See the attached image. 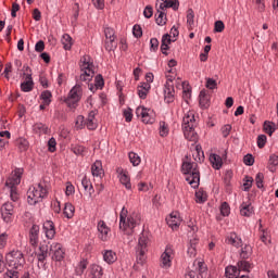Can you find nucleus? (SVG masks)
<instances>
[{
	"mask_svg": "<svg viewBox=\"0 0 278 278\" xmlns=\"http://www.w3.org/2000/svg\"><path fill=\"white\" fill-rule=\"evenodd\" d=\"M103 260L106 262V264H114L116 260H118V256H116V252L112 250H106L103 253Z\"/></svg>",
	"mask_w": 278,
	"mask_h": 278,
	"instance_id": "nucleus-30",
	"label": "nucleus"
},
{
	"mask_svg": "<svg viewBox=\"0 0 278 278\" xmlns=\"http://www.w3.org/2000/svg\"><path fill=\"white\" fill-rule=\"evenodd\" d=\"M51 97H53V94H51V91L46 90L41 92L40 99L42 100V103H45V105H51Z\"/></svg>",
	"mask_w": 278,
	"mask_h": 278,
	"instance_id": "nucleus-46",
	"label": "nucleus"
},
{
	"mask_svg": "<svg viewBox=\"0 0 278 278\" xmlns=\"http://www.w3.org/2000/svg\"><path fill=\"white\" fill-rule=\"evenodd\" d=\"M149 244V237L147 235L141 233L139 237L138 251H147V245Z\"/></svg>",
	"mask_w": 278,
	"mask_h": 278,
	"instance_id": "nucleus-35",
	"label": "nucleus"
},
{
	"mask_svg": "<svg viewBox=\"0 0 278 278\" xmlns=\"http://www.w3.org/2000/svg\"><path fill=\"white\" fill-rule=\"evenodd\" d=\"M197 127V117H194V111H189L185 114L182 118V131L186 140L189 142H197L199 140V135L194 131Z\"/></svg>",
	"mask_w": 278,
	"mask_h": 278,
	"instance_id": "nucleus-3",
	"label": "nucleus"
},
{
	"mask_svg": "<svg viewBox=\"0 0 278 278\" xmlns=\"http://www.w3.org/2000/svg\"><path fill=\"white\" fill-rule=\"evenodd\" d=\"M187 25H189V27L194 25V11L192 9L187 11Z\"/></svg>",
	"mask_w": 278,
	"mask_h": 278,
	"instance_id": "nucleus-49",
	"label": "nucleus"
},
{
	"mask_svg": "<svg viewBox=\"0 0 278 278\" xmlns=\"http://www.w3.org/2000/svg\"><path fill=\"white\" fill-rule=\"evenodd\" d=\"M168 8H173V10H177L179 8V4L173 0L156 1V12H164V10H168Z\"/></svg>",
	"mask_w": 278,
	"mask_h": 278,
	"instance_id": "nucleus-19",
	"label": "nucleus"
},
{
	"mask_svg": "<svg viewBox=\"0 0 278 278\" xmlns=\"http://www.w3.org/2000/svg\"><path fill=\"white\" fill-rule=\"evenodd\" d=\"M63 214L65 218H72L75 216V206H73L71 203H65Z\"/></svg>",
	"mask_w": 278,
	"mask_h": 278,
	"instance_id": "nucleus-40",
	"label": "nucleus"
},
{
	"mask_svg": "<svg viewBox=\"0 0 278 278\" xmlns=\"http://www.w3.org/2000/svg\"><path fill=\"white\" fill-rule=\"evenodd\" d=\"M136 115L141 117L142 123L146 125H153L155 123V111L147 109L144 106H138L136 109Z\"/></svg>",
	"mask_w": 278,
	"mask_h": 278,
	"instance_id": "nucleus-11",
	"label": "nucleus"
},
{
	"mask_svg": "<svg viewBox=\"0 0 278 278\" xmlns=\"http://www.w3.org/2000/svg\"><path fill=\"white\" fill-rule=\"evenodd\" d=\"M49 255V245L45 243L39 244V253L37 254L38 262L45 263Z\"/></svg>",
	"mask_w": 278,
	"mask_h": 278,
	"instance_id": "nucleus-25",
	"label": "nucleus"
},
{
	"mask_svg": "<svg viewBox=\"0 0 278 278\" xmlns=\"http://www.w3.org/2000/svg\"><path fill=\"white\" fill-rule=\"evenodd\" d=\"M252 253H253V248H251V245H244L241 249L240 257L242 260H249V257H251Z\"/></svg>",
	"mask_w": 278,
	"mask_h": 278,
	"instance_id": "nucleus-42",
	"label": "nucleus"
},
{
	"mask_svg": "<svg viewBox=\"0 0 278 278\" xmlns=\"http://www.w3.org/2000/svg\"><path fill=\"white\" fill-rule=\"evenodd\" d=\"M43 233L48 240L55 238V224L52 220H47L42 226Z\"/></svg>",
	"mask_w": 278,
	"mask_h": 278,
	"instance_id": "nucleus-20",
	"label": "nucleus"
},
{
	"mask_svg": "<svg viewBox=\"0 0 278 278\" xmlns=\"http://www.w3.org/2000/svg\"><path fill=\"white\" fill-rule=\"evenodd\" d=\"M18 270L16 269H8L7 273L3 274L2 278H18Z\"/></svg>",
	"mask_w": 278,
	"mask_h": 278,
	"instance_id": "nucleus-52",
	"label": "nucleus"
},
{
	"mask_svg": "<svg viewBox=\"0 0 278 278\" xmlns=\"http://www.w3.org/2000/svg\"><path fill=\"white\" fill-rule=\"evenodd\" d=\"M253 186V177H245V182L243 184V190L245 192H249L251 190V187Z\"/></svg>",
	"mask_w": 278,
	"mask_h": 278,
	"instance_id": "nucleus-57",
	"label": "nucleus"
},
{
	"mask_svg": "<svg viewBox=\"0 0 278 278\" xmlns=\"http://www.w3.org/2000/svg\"><path fill=\"white\" fill-rule=\"evenodd\" d=\"M181 172L186 176V181L191 188H199L201 184V173L199 172V164L197 162L185 161L181 166Z\"/></svg>",
	"mask_w": 278,
	"mask_h": 278,
	"instance_id": "nucleus-2",
	"label": "nucleus"
},
{
	"mask_svg": "<svg viewBox=\"0 0 278 278\" xmlns=\"http://www.w3.org/2000/svg\"><path fill=\"white\" fill-rule=\"evenodd\" d=\"M230 213H231V208L229 207V204L227 202L222 203L220 205L222 216H229Z\"/></svg>",
	"mask_w": 278,
	"mask_h": 278,
	"instance_id": "nucleus-51",
	"label": "nucleus"
},
{
	"mask_svg": "<svg viewBox=\"0 0 278 278\" xmlns=\"http://www.w3.org/2000/svg\"><path fill=\"white\" fill-rule=\"evenodd\" d=\"M16 146H17V149L23 153L27 151V149H29V141H27V139L25 138H18L16 140Z\"/></svg>",
	"mask_w": 278,
	"mask_h": 278,
	"instance_id": "nucleus-39",
	"label": "nucleus"
},
{
	"mask_svg": "<svg viewBox=\"0 0 278 278\" xmlns=\"http://www.w3.org/2000/svg\"><path fill=\"white\" fill-rule=\"evenodd\" d=\"M164 101L165 103H174L175 101V84H173V78H167L165 83Z\"/></svg>",
	"mask_w": 278,
	"mask_h": 278,
	"instance_id": "nucleus-13",
	"label": "nucleus"
},
{
	"mask_svg": "<svg viewBox=\"0 0 278 278\" xmlns=\"http://www.w3.org/2000/svg\"><path fill=\"white\" fill-rule=\"evenodd\" d=\"M128 157H129V162H130V164H132V166H140L142 159L140 157V155H138V153L129 152Z\"/></svg>",
	"mask_w": 278,
	"mask_h": 278,
	"instance_id": "nucleus-37",
	"label": "nucleus"
},
{
	"mask_svg": "<svg viewBox=\"0 0 278 278\" xmlns=\"http://www.w3.org/2000/svg\"><path fill=\"white\" fill-rule=\"evenodd\" d=\"M89 60V56L80 59V81H91L94 77V65Z\"/></svg>",
	"mask_w": 278,
	"mask_h": 278,
	"instance_id": "nucleus-7",
	"label": "nucleus"
},
{
	"mask_svg": "<svg viewBox=\"0 0 278 278\" xmlns=\"http://www.w3.org/2000/svg\"><path fill=\"white\" fill-rule=\"evenodd\" d=\"M23 168H15L5 182L7 188H16L18 184H21V177H23Z\"/></svg>",
	"mask_w": 278,
	"mask_h": 278,
	"instance_id": "nucleus-14",
	"label": "nucleus"
},
{
	"mask_svg": "<svg viewBox=\"0 0 278 278\" xmlns=\"http://www.w3.org/2000/svg\"><path fill=\"white\" fill-rule=\"evenodd\" d=\"M265 146H266V135H260L257 137V147L258 149H264Z\"/></svg>",
	"mask_w": 278,
	"mask_h": 278,
	"instance_id": "nucleus-63",
	"label": "nucleus"
},
{
	"mask_svg": "<svg viewBox=\"0 0 278 278\" xmlns=\"http://www.w3.org/2000/svg\"><path fill=\"white\" fill-rule=\"evenodd\" d=\"M91 173H92L93 177H99L100 179H101V177H103L104 172H103V164L101 163V161H96L91 165Z\"/></svg>",
	"mask_w": 278,
	"mask_h": 278,
	"instance_id": "nucleus-24",
	"label": "nucleus"
},
{
	"mask_svg": "<svg viewBox=\"0 0 278 278\" xmlns=\"http://www.w3.org/2000/svg\"><path fill=\"white\" fill-rule=\"evenodd\" d=\"M98 238H100L102 240V242H108V240H110V227H108V224H105V222L100 220L98 222Z\"/></svg>",
	"mask_w": 278,
	"mask_h": 278,
	"instance_id": "nucleus-16",
	"label": "nucleus"
},
{
	"mask_svg": "<svg viewBox=\"0 0 278 278\" xmlns=\"http://www.w3.org/2000/svg\"><path fill=\"white\" fill-rule=\"evenodd\" d=\"M140 214L132 213L127 215V210L123 207L119 214V229L121 231H124L126 236H131V233H134V229L140 225Z\"/></svg>",
	"mask_w": 278,
	"mask_h": 278,
	"instance_id": "nucleus-1",
	"label": "nucleus"
},
{
	"mask_svg": "<svg viewBox=\"0 0 278 278\" xmlns=\"http://www.w3.org/2000/svg\"><path fill=\"white\" fill-rule=\"evenodd\" d=\"M214 30L217 31V34H222V31H225V23H223V21H216Z\"/></svg>",
	"mask_w": 278,
	"mask_h": 278,
	"instance_id": "nucleus-61",
	"label": "nucleus"
},
{
	"mask_svg": "<svg viewBox=\"0 0 278 278\" xmlns=\"http://www.w3.org/2000/svg\"><path fill=\"white\" fill-rule=\"evenodd\" d=\"M34 131L35 134H39V136L42 134H49V126L42 123H37L34 125Z\"/></svg>",
	"mask_w": 278,
	"mask_h": 278,
	"instance_id": "nucleus-38",
	"label": "nucleus"
},
{
	"mask_svg": "<svg viewBox=\"0 0 278 278\" xmlns=\"http://www.w3.org/2000/svg\"><path fill=\"white\" fill-rule=\"evenodd\" d=\"M81 186L84 190L88 192L89 197H92V194H94V187H92V182L90 181V179H88V177L85 176L81 179Z\"/></svg>",
	"mask_w": 278,
	"mask_h": 278,
	"instance_id": "nucleus-29",
	"label": "nucleus"
},
{
	"mask_svg": "<svg viewBox=\"0 0 278 278\" xmlns=\"http://www.w3.org/2000/svg\"><path fill=\"white\" fill-rule=\"evenodd\" d=\"M23 92H31L34 90V80H31V75L26 76V80L21 84Z\"/></svg>",
	"mask_w": 278,
	"mask_h": 278,
	"instance_id": "nucleus-31",
	"label": "nucleus"
},
{
	"mask_svg": "<svg viewBox=\"0 0 278 278\" xmlns=\"http://www.w3.org/2000/svg\"><path fill=\"white\" fill-rule=\"evenodd\" d=\"M94 85L96 87L101 90L103 86H105V81L103 80V76L97 75L94 78Z\"/></svg>",
	"mask_w": 278,
	"mask_h": 278,
	"instance_id": "nucleus-53",
	"label": "nucleus"
},
{
	"mask_svg": "<svg viewBox=\"0 0 278 278\" xmlns=\"http://www.w3.org/2000/svg\"><path fill=\"white\" fill-rule=\"evenodd\" d=\"M116 33L114 31V28L112 27H105L104 28V36L106 38L105 41V49L106 51H114L118 47V43H116Z\"/></svg>",
	"mask_w": 278,
	"mask_h": 278,
	"instance_id": "nucleus-12",
	"label": "nucleus"
},
{
	"mask_svg": "<svg viewBox=\"0 0 278 278\" xmlns=\"http://www.w3.org/2000/svg\"><path fill=\"white\" fill-rule=\"evenodd\" d=\"M8 238H9L8 232H2L0 235V249H5L8 244Z\"/></svg>",
	"mask_w": 278,
	"mask_h": 278,
	"instance_id": "nucleus-55",
	"label": "nucleus"
},
{
	"mask_svg": "<svg viewBox=\"0 0 278 278\" xmlns=\"http://www.w3.org/2000/svg\"><path fill=\"white\" fill-rule=\"evenodd\" d=\"M75 127L76 129H84V127H86V119L83 115L76 117Z\"/></svg>",
	"mask_w": 278,
	"mask_h": 278,
	"instance_id": "nucleus-48",
	"label": "nucleus"
},
{
	"mask_svg": "<svg viewBox=\"0 0 278 278\" xmlns=\"http://www.w3.org/2000/svg\"><path fill=\"white\" fill-rule=\"evenodd\" d=\"M263 129H264L265 134H267L268 136H273V134H275V131H277V125L273 122L266 121L263 125Z\"/></svg>",
	"mask_w": 278,
	"mask_h": 278,
	"instance_id": "nucleus-32",
	"label": "nucleus"
},
{
	"mask_svg": "<svg viewBox=\"0 0 278 278\" xmlns=\"http://www.w3.org/2000/svg\"><path fill=\"white\" fill-rule=\"evenodd\" d=\"M50 255L52 262H55V264H62V262H64V257L66 256V251L61 243L53 242L50 245Z\"/></svg>",
	"mask_w": 278,
	"mask_h": 278,
	"instance_id": "nucleus-9",
	"label": "nucleus"
},
{
	"mask_svg": "<svg viewBox=\"0 0 278 278\" xmlns=\"http://www.w3.org/2000/svg\"><path fill=\"white\" fill-rule=\"evenodd\" d=\"M10 189V197H11V201H13V203H16V201H18V192H16V187H8Z\"/></svg>",
	"mask_w": 278,
	"mask_h": 278,
	"instance_id": "nucleus-54",
	"label": "nucleus"
},
{
	"mask_svg": "<svg viewBox=\"0 0 278 278\" xmlns=\"http://www.w3.org/2000/svg\"><path fill=\"white\" fill-rule=\"evenodd\" d=\"M198 273L201 278H207V265L203 262H198Z\"/></svg>",
	"mask_w": 278,
	"mask_h": 278,
	"instance_id": "nucleus-41",
	"label": "nucleus"
},
{
	"mask_svg": "<svg viewBox=\"0 0 278 278\" xmlns=\"http://www.w3.org/2000/svg\"><path fill=\"white\" fill-rule=\"evenodd\" d=\"M149 90H151V84L149 83H141V85L137 87V92L140 99H147Z\"/></svg>",
	"mask_w": 278,
	"mask_h": 278,
	"instance_id": "nucleus-26",
	"label": "nucleus"
},
{
	"mask_svg": "<svg viewBox=\"0 0 278 278\" xmlns=\"http://www.w3.org/2000/svg\"><path fill=\"white\" fill-rule=\"evenodd\" d=\"M240 214L241 216H251V214H253V205H251V203L243 202L240 207Z\"/></svg>",
	"mask_w": 278,
	"mask_h": 278,
	"instance_id": "nucleus-33",
	"label": "nucleus"
},
{
	"mask_svg": "<svg viewBox=\"0 0 278 278\" xmlns=\"http://www.w3.org/2000/svg\"><path fill=\"white\" fill-rule=\"evenodd\" d=\"M88 268V262L81 261L77 266H76V275L81 276L84 275V271Z\"/></svg>",
	"mask_w": 278,
	"mask_h": 278,
	"instance_id": "nucleus-47",
	"label": "nucleus"
},
{
	"mask_svg": "<svg viewBox=\"0 0 278 278\" xmlns=\"http://www.w3.org/2000/svg\"><path fill=\"white\" fill-rule=\"evenodd\" d=\"M0 212L3 223H5L7 225H11V223H14V214H16L14 203L5 202L4 204H2Z\"/></svg>",
	"mask_w": 278,
	"mask_h": 278,
	"instance_id": "nucleus-10",
	"label": "nucleus"
},
{
	"mask_svg": "<svg viewBox=\"0 0 278 278\" xmlns=\"http://www.w3.org/2000/svg\"><path fill=\"white\" fill-rule=\"evenodd\" d=\"M236 266H228L226 267V277L227 278H237L240 273H251V269H253V265L249 263L248 261L241 260Z\"/></svg>",
	"mask_w": 278,
	"mask_h": 278,
	"instance_id": "nucleus-6",
	"label": "nucleus"
},
{
	"mask_svg": "<svg viewBox=\"0 0 278 278\" xmlns=\"http://www.w3.org/2000/svg\"><path fill=\"white\" fill-rule=\"evenodd\" d=\"M166 223L172 229H177L181 225V217L177 212H173L167 218Z\"/></svg>",
	"mask_w": 278,
	"mask_h": 278,
	"instance_id": "nucleus-21",
	"label": "nucleus"
},
{
	"mask_svg": "<svg viewBox=\"0 0 278 278\" xmlns=\"http://www.w3.org/2000/svg\"><path fill=\"white\" fill-rule=\"evenodd\" d=\"M253 2L256 5V10H258V12H264V10H266V4L264 3V0H253Z\"/></svg>",
	"mask_w": 278,
	"mask_h": 278,
	"instance_id": "nucleus-62",
	"label": "nucleus"
},
{
	"mask_svg": "<svg viewBox=\"0 0 278 278\" xmlns=\"http://www.w3.org/2000/svg\"><path fill=\"white\" fill-rule=\"evenodd\" d=\"M88 278H103V267L97 264L91 265Z\"/></svg>",
	"mask_w": 278,
	"mask_h": 278,
	"instance_id": "nucleus-23",
	"label": "nucleus"
},
{
	"mask_svg": "<svg viewBox=\"0 0 278 278\" xmlns=\"http://www.w3.org/2000/svg\"><path fill=\"white\" fill-rule=\"evenodd\" d=\"M117 175L121 184L125 186L126 190H131V178L129 177V172H127V169H123V167H118Z\"/></svg>",
	"mask_w": 278,
	"mask_h": 278,
	"instance_id": "nucleus-17",
	"label": "nucleus"
},
{
	"mask_svg": "<svg viewBox=\"0 0 278 278\" xmlns=\"http://www.w3.org/2000/svg\"><path fill=\"white\" fill-rule=\"evenodd\" d=\"M155 17L156 24L161 26L166 24V13L164 11H156Z\"/></svg>",
	"mask_w": 278,
	"mask_h": 278,
	"instance_id": "nucleus-44",
	"label": "nucleus"
},
{
	"mask_svg": "<svg viewBox=\"0 0 278 278\" xmlns=\"http://www.w3.org/2000/svg\"><path fill=\"white\" fill-rule=\"evenodd\" d=\"M132 34L135 36V38H142V27H140V25H135L132 27Z\"/></svg>",
	"mask_w": 278,
	"mask_h": 278,
	"instance_id": "nucleus-60",
	"label": "nucleus"
},
{
	"mask_svg": "<svg viewBox=\"0 0 278 278\" xmlns=\"http://www.w3.org/2000/svg\"><path fill=\"white\" fill-rule=\"evenodd\" d=\"M7 264L9 268L13 270H23V267L25 266V256L23 255V252L18 250H13L10 253H8Z\"/></svg>",
	"mask_w": 278,
	"mask_h": 278,
	"instance_id": "nucleus-5",
	"label": "nucleus"
},
{
	"mask_svg": "<svg viewBox=\"0 0 278 278\" xmlns=\"http://www.w3.org/2000/svg\"><path fill=\"white\" fill-rule=\"evenodd\" d=\"M62 43L64 46L65 51H70L71 47H73V38L70 37L68 34L63 35Z\"/></svg>",
	"mask_w": 278,
	"mask_h": 278,
	"instance_id": "nucleus-43",
	"label": "nucleus"
},
{
	"mask_svg": "<svg viewBox=\"0 0 278 278\" xmlns=\"http://www.w3.org/2000/svg\"><path fill=\"white\" fill-rule=\"evenodd\" d=\"M226 242L227 244H231L237 249H239V247H242V239L236 232H230L226 238Z\"/></svg>",
	"mask_w": 278,
	"mask_h": 278,
	"instance_id": "nucleus-22",
	"label": "nucleus"
},
{
	"mask_svg": "<svg viewBox=\"0 0 278 278\" xmlns=\"http://www.w3.org/2000/svg\"><path fill=\"white\" fill-rule=\"evenodd\" d=\"M199 99H200L201 108H204V109L210 108V96L205 91L200 92Z\"/></svg>",
	"mask_w": 278,
	"mask_h": 278,
	"instance_id": "nucleus-36",
	"label": "nucleus"
},
{
	"mask_svg": "<svg viewBox=\"0 0 278 278\" xmlns=\"http://www.w3.org/2000/svg\"><path fill=\"white\" fill-rule=\"evenodd\" d=\"M170 42H175V40L170 39V35L165 34L162 37V43H161V51L164 55H168V53H166V51H168V45H170Z\"/></svg>",
	"mask_w": 278,
	"mask_h": 278,
	"instance_id": "nucleus-28",
	"label": "nucleus"
},
{
	"mask_svg": "<svg viewBox=\"0 0 278 278\" xmlns=\"http://www.w3.org/2000/svg\"><path fill=\"white\" fill-rule=\"evenodd\" d=\"M72 151L75 155H84V153H86V147H84V146H72Z\"/></svg>",
	"mask_w": 278,
	"mask_h": 278,
	"instance_id": "nucleus-50",
	"label": "nucleus"
},
{
	"mask_svg": "<svg viewBox=\"0 0 278 278\" xmlns=\"http://www.w3.org/2000/svg\"><path fill=\"white\" fill-rule=\"evenodd\" d=\"M255 184L257 188H264V174L262 173L256 174Z\"/></svg>",
	"mask_w": 278,
	"mask_h": 278,
	"instance_id": "nucleus-58",
	"label": "nucleus"
},
{
	"mask_svg": "<svg viewBox=\"0 0 278 278\" xmlns=\"http://www.w3.org/2000/svg\"><path fill=\"white\" fill-rule=\"evenodd\" d=\"M143 16L144 18H151L153 16V7L147 5L143 10Z\"/></svg>",
	"mask_w": 278,
	"mask_h": 278,
	"instance_id": "nucleus-64",
	"label": "nucleus"
},
{
	"mask_svg": "<svg viewBox=\"0 0 278 278\" xmlns=\"http://www.w3.org/2000/svg\"><path fill=\"white\" fill-rule=\"evenodd\" d=\"M83 96H84V89L81 88V85L74 86L71 89L68 97L65 100L66 105H68L71 110H75L79 101H81Z\"/></svg>",
	"mask_w": 278,
	"mask_h": 278,
	"instance_id": "nucleus-8",
	"label": "nucleus"
},
{
	"mask_svg": "<svg viewBox=\"0 0 278 278\" xmlns=\"http://www.w3.org/2000/svg\"><path fill=\"white\" fill-rule=\"evenodd\" d=\"M211 164H213V168H216V170L220 169L223 166V157H220L218 154H212L210 156Z\"/></svg>",
	"mask_w": 278,
	"mask_h": 278,
	"instance_id": "nucleus-34",
	"label": "nucleus"
},
{
	"mask_svg": "<svg viewBox=\"0 0 278 278\" xmlns=\"http://www.w3.org/2000/svg\"><path fill=\"white\" fill-rule=\"evenodd\" d=\"M197 203H205L207 201V193L203 190L195 191Z\"/></svg>",
	"mask_w": 278,
	"mask_h": 278,
	"instance_id": "nucleus-45",
	"label": "nucleus"
},
{
	"mask_svg": "<svg viewBox=\"0 0 278 278\" xmlns=\"http://www.w3.org/2000/svg\"><path fill=\"white\" fill-rule=\"evenodd\" d=\"M138 256H137V264H144V253H147V250H137Z\"/></svg>",
	"mask_w": 278,
	"mask_h": 278,
	"instance_id": "nucleus-59",
	"label": "nucleus"
},
{
	"mask_svg": "<svg viewBox=\"0 0 278 278\" xmlns=\"http://www.w3.org/2000/svg\"><path fill=\"white\" fill-rule=\"evenodd\" d=\"M58 147V142L55 141V138H51L48 141V150L50 151V153H55V149Z\"/></svg>",
	"mask_w": 278,
	"mask_h": 278,
	"instance_id": "nucleus-56",
	"label": "nucleus"
},
{
	"mask_svg": "<svg viewBox=\"0 0 278 278\" xmlns=\"http://www.w3.org/2000/svg\"><path fill=\"white\" fill-rule=\"evenodd\" d=\"M49 191L47 190V186L40 182L29 187L27 191V202L29 205H36V203H40L42 199H46Z\"/></svg>",
	"mask_w": 278,
	"mask_h": 278,
	"instance_id": "nucleus-4",
	"label": "nucleus"
},
{
	"mask_svg": "<svg viewBox=\"0 0 278 278\" xmlns=\"http://www.w3.org/2000/svg\"><path fill=\"white\" fill-rule=\"evenodd\" d=\"M29 244L36 249L40 242V226L33 225L28 232Z\"/></svg>",
	"mask_w": 278,
	"mask_h": 278,
	"instance_id": "nucleus-15",
	"label": "nucleus"
},
{
	"mask_svg": "<svg viewBox=\"0 0 278 278\" xmlns=\"http://www.w3.org/2000/svg\"><path fill=\"white\" fill-rule=\"evenodd\" d=\"M96 113L94 111H91L87 117L86 123V127L87 129L94 131V129H97L98 125H97V118H94Z\"/></svg>",
	"mask_w": 278,
	"mask_h": 278,
	"instance_id": "nucleus-27",
	"label": "nucleus"
},
{
	"mask_svg": "<svg viewBox=\"0 0 278 278\" xmlns=\"http://www.w3.org/2000/svg\"><path fill=\"white\" fill-rule=\"evenodd\" d=\"M173 264V249L167 247L164 253L161 255V266L163 268H170Z\"/></svg>",
	"mask_w": 278,
	"mask_h": 278,
	"instance_id": "nucleus-18",
	"label": "nucleus"
}]
</instances>
